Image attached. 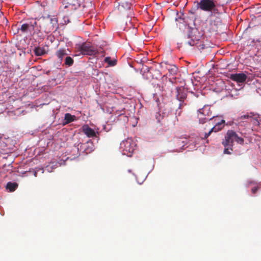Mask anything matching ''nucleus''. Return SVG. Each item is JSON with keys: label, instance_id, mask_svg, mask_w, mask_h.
Segmentation results:
<instances>
[{"label": "nucleus", "instance_id": "f257e3e1", "mask_svg": "<svg viewBox=\"0 0 261 261\" xmlns=\"http://www.w3.org/2000/svg\"><path fill=\"white\" fill-rule=\"evenodd\" d=\"M40 28L46 33H49L58 28V18L56 16L48 15L40 18Z\"/></svg>", "mask_w": 261, "mask_h": 261}, {"label": "nucleus", "instance_id": "f03ea898", "mask_svg": "<svg viewBox=\"0 0 261 261\" xmlns=\"http://www.w3.org/2000/svg\"><path fill=\"white\" fill-rule=\"evenodd\" d=\"M216 3L214 0H200L199 2H194V6L192 10L195 11L199 9L203 11L218 13Z\"/></svg>", "mask_w": 261, "mask_h": 261}, {"label": "nucleus", "instance_id": "7ed1b4c3", "mask_svg": "<svg viewBox=\"0 0 261 261\" xmlns=\"http://www.w3.org/2000/svg\"><path fill=\"white\" fill-rule=\"evenodd\" d=\"M197 33L196 30H192L188 36V40L185 41L182 44L184 47L195 46L199 50L203 49L205 48V45L203 42L199 40L198 37H196L195 34Z\"/></svg>", "mask_w": 261, "mask_h": 261}, {"label": "nucleus", "instance_id": "20e7f679", "mask_svg": "<svg viewBox=\"0 0 261 261\" xmlns=\"http://www.w3.org/2000/svg\"><path fill=\"white\" fill-rule=\"evenodd\" d=\"M234 141L240 144H243L244 141L243 138L239 137L234 131L229 130L225 136V140L223 141L222 144L225 147H232Z\"/></svg>", "mask_w": 261, "mask_h": 261}, {"label": "nucleus", "instance_id": "39448f33", "mask_svg": "<svg viewBox=\"0 0 261 261\" xmlns=\"http://www.w3.org/2000/svg\"><path fill=\"white\" fill-rule=\"evenodd\" d=\"M198 116L199 122L202 124L214 118V116H212V111H211L210 107L208 106H204L202 109L198 110Z\"/></svg>", "mask_w": 261, "mask_h": 261}, {"label": "nucleus", "instance_id": "423d86ee", "mask_svg": "<svg viewBox=\"0 0 261 261\" xmlns=\"http://www.w3.org/2000/svg\"><path fill=\"white\" fill-rule=\"evenodd\" d=\"M136 146L135 142L130 138H128L120 143V147L123 150V154H126L128 156H131Z\"/></svg>", "mask_w": 261, "mask_h": 261}, {"label": "nucleus", "instance_id": "0eeeda50", "mask_svg": "<svg viewBox=\"0 0 261 261\" xmlns=\"http://www.w3.org/2000/svg\"><path fill=\"white\" fill-rule=\"evenodd\" d=\"M36 24L37 22L35 19H29L22 23L18 30L23 34H28L34 30Z\"/></svg>", "mask_w": 261, "mask_h": 261}, {"label": "nucleus", "instance_id": "6e6552de", "mask_svg": "<svg viewBox=\"0 0 261 261\" xmlns=\"http://www.w3.org/2000/svg\"><path fill=\"white\" fill-rule=\"evenodd\" d=\"M79 50L83 55H94L97 53V50L95 48L87 43H83L79 47Z\"/></svg>", "mask_w": 261, "mask_h": 261}, {"label": "nucleus", "instance_id": "1a4fd4ad", "mask_svg": "<svg viewBox=\"0 0 261 261\" xmlns=\"http://www.w3.org/2000/svg\"><path fill=\"white\" fill-rule=\"evenodd\" d=\"M176 98L179 101H185L187 96V90L184 87L176 88Z\"/></svg>", "mask_w": 261, "mask_h": 261}, {"label": "nucleus", "instance_id": "9d476101", "mask_svg": "<svg viewBox=\"0 0 261 261\" xmlns=\"http://www.w3.org/2000/svg\"><path fill=\"white\" fill-rule=\"evenodd\" d=\"M224 123L225 120H221L220 121L216 122V125L207 133L205 134L204 139H206L212 132H214L216 133L221 130L224 126Z\"/></svg>", "mask_w": 261, "mask_h": 261}, {"label": "nucleus", "instance_id": "9b49d317", "mask_svg": "<svg viewBox=\"0 0 261 261\" xmlns=\"http://www.w3.org/2000/svg\"><path fill=\"white\" fill-rule=\"evenodd\" d=\"M229 78L238 83H243L246 80L247 75L243 73L231 74Z\"/></svg>", "mask_w": 261, "mask_h": 261}, {"label": "nucleus", "instance_id": "f8f14e48", "mask_svg": "<svg viewBox=\"0 0 261 261\" xmlns=\"http://www.w3.org/2000/svg\"><path fill=\"white\" fill-rule=\"evenodd\" d=\"M82 131L89 138L96 137V132L88 125L83 126Z\"/></svg>", "mask_w": 261, "mask_h": 261}, {"label": "nucleus", "instance_id": "ddd939ff", "mask_svg": "<svg viewBox=\"0 0 261 261\" xmlns=\"http://www.w3.org/2000/svg\"><path fill=\"white\" fill-rule=\"evenodd\" d=\"M132 0H121L119 3V6H121L125 10H128L130 9L132 6Z\"/></svg>", "mask_w": 261, "mask_h": 261}, {"label": "nucleus", "instance_id": "4468645a", "mask_svg": "<svg viewBox=\"0 0 261 261\" xmlns=\"http://www.w3.org/2000/svg\"><path fill=\"white\" fill-rule=\"evenodd\" d=\"M56 55L58 58L62 60L64 56L67 55V50L65 48H60L56 52Z\"/></svg>", "mask_w": 261, "mask_h": 261}, {"label": "nucleus", "instance_id": "2eb2a0df", "mask_svg": "<svg viewBox=\"0 0 261 261\" xmlns=\"http://www.w3.org/2000/svg\"><path fill=\"white\" fill-rule=\"evenodd\" d=\"M34 53L37 56H42L46 54V51L43 47H37L34 49Z\"/></svg>", "mask_w": 261, "mask_h": 261}, {"label": "nucleus", "instance_id": "dca6fc26", "mask_svg": "<svg viewBox=\"0 0 261 261\" xmlns=\"http://www.w3.org/2000/svg\"><path fill=\"white\" fill-rule=\"evenodd\" d=\"M17 187L18 184L16 182H8L6 186V189L10 192L14 191Z\"/></svg>", "mask_w": 261, "mask_h": 261}, {"label": "nucleus", "instance_id": "f3484780", "mask_svg": "<svg viewBox=\"0 0 261 261\" xmlns=\"http://www.w3.org/2000/svg\"><path fill=\"white\" fill-rule=\"evenodd\" d=\"M75 116L74 115H72L69 113H66L65 115V120L66 123H69L74 121Z\"/></svg>", "mask_w": 261, "mask_h": 261}, {"label": "nucleus", "instance_id": "a211bd4d", "mask_svg": "<svg viewBox=\"0 0 261 261\" xmlns=\"http://www.w3.org/2000/svg\"><path fill=\"white\" fill-rule=\"evenodd\" d=\"M67 2L68 4L74 6L76 8L80 6L82 0H67Z\"/></svg>", "mask_w": 261, "mask_h": 261}, {"label": "nucleus", "instance_id": "6ab92c4d", "mask_svg": "<svg viewBox=\"0 0 261 261\" xmlns=\"http://www.w3.org/2000/svg\"><path fill=\"white\" fill-rule=\"evenodd\" d=\"M105 62L108 63L110 66H113L116 64V60H111V57H107L105 59Z\"/></svg>", "mask_w": 261, "mask_h": 261}, {"label": "nucleus", "instance_id": "aec40b11", "mask_svg": "<svg viewBox=\"0 0 261 261\" xmlns=\"http://www.w3.org/2000/svg\"><path fill=\"white\" fill-rule=\"evenodd\" d=\"M73 63V60L70 57H67L65 58V64L70 66Z\"/></svg>", "mask_w": 261, "mask_h": 261}, {"label": "nucleus", "instance_id": "412c9836", "mask_svg": "<svg viewBox=\"0 0 261 261\" xmlns=\"http://www.w3.org/2000/svg\"><path fill=\"white\" fill-rule=\"evenodd\" d=\"M180 103L178 106V109L181 110L186 105L187 103L185 102V101H179ZM181 111L180 110L178 112V115H180Z\"/></svg>", "mask_w": 261, "mask_h": 261}, {"label": "nucleus", "instance_id": "4be33fe9", "mask_svg": "<svg viewBox=\"0 0 261 261\" xmlns=\"http://www.w3.org/2000/svg\"><path fill=\"white\" fill-rule=\"evenodd\" d=\"M254 115V113L252 112H251L249 114H246L244 115L241 116L240 119H248L249 118H251L253 117Z\"/></svg>", "mask_w": 261, "mask_h": 261}, {"label": "nucleus", "instance_id": "5701e85b", "mask_svg": "<svg viewBox=\"0 0 261 261\" xmlns=\"http://www.w3.org/2000/svg\"><path fill=\"white\" fill-rule=\"evenodd\" d=\"M228 148H226L224 149V153L225 154H231V152L230 151H229V150H232V147L231 146H228Z\"/></svg>", "mask_w": 261, "mask_h": 261}, {"label": "nucleus", "instance_id": "b1692460", "mask_svg": "<svg viewBox=\"0 0 261 261\" xmlns=\"http://www.w3.org/2000/svg\"><path fill=\"white\" fill-rule=\"evenodd\" d=\"M124 110H122L121 111L117 110L116 111V114L118 115L119 116H121L124 114Z\"/></svg>", "mask_w": 261, "mask_h": 261}, {"label": "nucleus", "instance_id": "393cba45", "mask_svg": "<svg viewBox=\"0 0 261 261\" xmlns=\"http://www.w3.org/2000/svg\"><path fill=\"white\" fill-rule=\"evenodd\" d=\"M257 188L256 187H254L252 189V192L253 193H255L257 191Z\"/></svg>", "mask_w": 261, "mask_h": 261}, {"label": "nucleus", "instance_id": "a878e982", "mask_svg": "<svg viewBox=\"0 0 261 261\" xmlns=\"http://www.w3.org/2000/svg\"><path fill=\"white\" fill-rule=\"evenodd\" d=\"M2 14V12L0 11V16Z\"/></svg>", "mask_w": 261, "mask_h": 261}]
</instances>
